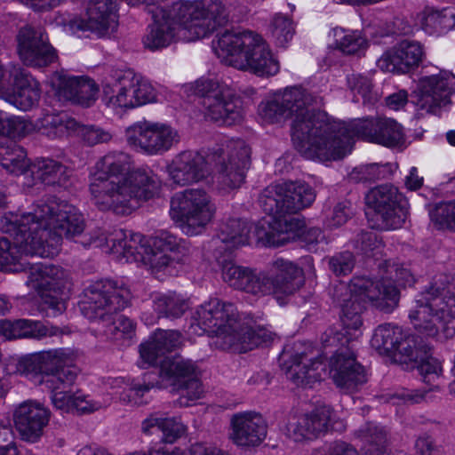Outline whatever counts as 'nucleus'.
<instances>
[{
  "label": "nucleus",
  "instance_id": "1",
  "mask_svg": "<svg viewBox=\"0 0 455 455\" xmlns=\"http://www.w3.org/2000/svg\"><path fill=\"white\" fill-rule=\"evenodd\" d=\"M343 289L349 295L340 299L342 329L326 331L323 343L325 347H338L329 361V375L339 388L351 393L367 382L365 369L354 352V342L362 335L361 313L366 304L383 313H392L398 307L400 292L389 283L374 282L364 275L354 276L347 286H340L339 290Z\"/></svg>",
  "mask_w": 455,
  "mask_h": 455
},
{
  "label": "nucleus",
  "instance_id": "2",
  "mask_svg": "<svg viewBox=\"0 0 455 455\" xmlns=\"http://www.w3.org/2000/svg\"><path fill=\"white\" fill-rule=\"evenodd\" d=\"M322 100L301 86L285 88L273 99L259 106V115L267 123L293 117L291 139L294 147L306 158L325 160L337 158L342 152L340 141L335 137L339 123L329 122L325 113L315 112Z\"/></svg>",
  "mask_w": 455,
  "mask_h": 455
},
{
  "label": "nucleus",
  "instance_id": "3",
  "mask_svg": "<svg viewBox=\"0 0 455 455\" xmlns=\"http://www.w3.org/2000/svg\"><path fill=\"white\" fill-rule=\"evenodd\" d=\"M130 169L131 156L121 151L109 152L96 162L91 172L90 192L100 211L129 215L141 202L159 193L162 182L153 170Z\"/></svg>",
  "mask_w": 455,
  "mask_h": 455
},
{
  "label": "nucleus",
  "instance_id": "4",
  "mask_svg": "<svg viewBox=\"0 0 455 455\" xmlns=\"http://www.w3.org/2000/svg\"><path fill=\"white\" fill-rule=\"evenodd\" d=\"M78 242L84 247H108L120 262L142 263L153 274L165 271L173 262L184 264L194 254L189 242L168 231L147 239L140 233L114 229L106 235L97 228L81 235Z\"/></svg>",
  "mask_w": 455,
  "mask_h": 455
},
{
  "label": "nucleus",
  "instance_id": "5",
  "mask_svg": "<svg viewBox=\"0 0 455 455\" xmlns=\"http://www.w3.org/2000/svg\"><path fill=\"white\" fill-rule=\"evenodd\" d=\"M154 23L143 37L146 48L155 51L174 40L204 38L228 20L225 5L219 0H179L164 9L150 11Z\"/></svg>",
  "mask_w": 455,
  "mask_h": 455
},
{
  "label": "nucleus",
  "instance_id": "6",
  "mask_svg": "<svg viewBox=\"0 0 455 455\" xmlns=\"http://www.w3.org/2000/svg\"><path fill=\"white\" fill-rule=\"evenodd\" d=\"M3 222L4 229L14 233L17 226L32 225L37 240L32 239L26 248L41 258L57 255L62 237L80 236L85 227L83 214L74 205L55 199L37 201L22 214L7 215Z\"/></svg>",
  "mask_w": 455,
  "mask_h": 455
},
{
  "label": "nucleus",
  "instance_id": "7",
  "mask_svg": "<svg viewBox=\"0 0 455 455\" xmlns=\"http://www.w3.org/2000/svg\"><path fill=\"white\" fill-rule=\"evenodd\" d=\"M189 331L196 335L207 333L212 345L221 350L245 353L267 344L274 333L250 317H241L235 306L213 298L200 305L192 316Z\"/></svg>",
  "mask_w": 455,
  "mask_h": 455
},
{
  "label": "nucleus",
  "instance_id": "8",
  "mask_svg": "<svg viewBox=\"0 0 455 455\" xmlns=\"http://www.w3.org/2000/svg\"><path fill=\"white\" fill-rule=\"evenodd\" d=\"M9 214H22V212H9L0 219V230L13 239L12 243L5 237L0 238V269L28 273L27 285L40 293L50 307L57 313H61L66 306L64 299L57 295H62L63 290L68 284V273L60 267L27 262L23 255L38 256L26 248V243H30L32 239L37 240V233H35L32 225L17 226L15 233L6 231L3 228V221Z\"/></svg>",
  "mask_w": 455,
  "mask_h": 455
},
{
  "label": "nucleus",
  "instance_id": "9",
  "mask_svg": "<svg viewBox=\"0 0 455 455\" xmlns=\"http://www.w3.org/2000/svg\"><path fill=\"white\" fill-rule=\"evenodd\" d=\"M315 199L314 189L304 181H283L267 187L259 202L266 216L255 227L256 235L270 246H281L289 237H280L287 232H298L304 220L291 216L308 207Z\"/></svg>",
  "mask_w": 455,
  "mask_h": 455
},
{
  "label": "nucleus",
  "instance_id": "10",
  "mask_svg": "<svg viewBox=\"0 0 455 455\" xmlns=\"http://www.w3.org/2000/svg\"><path fill=\"white\" fill-rule=\"evenodd\" d=\"M130 299V290L123 283L109 279L99 280L84 290L80 309L90 321L102 324L107 338L118 339L134 330V323L128 317H113L129 305Z\"/></svg>",
  "mask_w": 455,
  "mask_h": 455
},
{
  "label": "nucleus",
  "instance_id": "11",
  "mask_svg": "<svg viewBox=\"0 0 455 455\" xmlns=\"http://www.w3.org/2000/svg\"><path fill=\"white\" fill-rule=\"evenodd\" d=\"M212 48L225 64L258 76H275L278 61L263 37L251 30H226L217 35Z\"/></svg>",
  "mask_w": 455,
  "mask_h": 455
},
{
  "label": "nucleus",
  "instance_id": "12",
  "mask_svg": "<svg viewBox=\"0 0 455 455\" xmlns=\"http://www.w3.org/2000/svg\"><path fill=\"white\" fill-rule=\"evenodd\" d=\"M414 328L428 337L451 338L455 335V286L438 285L419 293L409 313Z\"/></svg>",
  "mask_w": 455,
  "mask_h": 455
},
{
  "label": "nucleus",
  "instance_id": "13",
  "mask_svg": "<svg viewBox=\"0 0 455 455\" xmlns=\"http://www.w3.org/2000/svg\"><path fill=\"white\" fill-rule=\"evenodd\" d=\"M195 92L201 98L200 110L205 120L230 126L243 119L240 97L226 81L202 77L195 83Z\"/></svg>",
  "mask_w": 455,
  "mask_h": 455
},
{
  "label": "nucleus",
  "instance_id": "14",
  "mask_svg": "<svg viewBox=\"0 0 455 455\" xmlns=\"http://www.w3.org/2000/svg\"><path fill=\"white\" fill-rule=\"evenodd\" d=\"M272 274L250 269L243 291L260 298L272 294L279 304L285 297L295 293L304 283L302 270L293 262L276 259Z\"/></svg>",
  "mask_w": 455,
  "mask_h": 455
},
{
  "label": "nucleus",
  "instance_id": "15",
  "mask_svg": "<svg viewBox=\"0 0 455 455\" xmlns=\"http://www.w3.org/2000/svg\"><path fill=\"white\" fill-rule=\"evenodd\" d=\"M365 202L371 211L366 214L374 228L397 229L403 227L408 218V202L392 185L386 184L371 188L366 194Z\"/></svg>",
  "mask_w": 455,
  "mask_h": 455
},
{
  "label": "nucleus",
  "instance_id": "16",
  "mask_svg": "<svg viewBox=\"0 0 455 455\" xmlns=\"http://www.w3.org/2000/svg\"><path fill=\"white\" fill-rule=\"evenodd\" d=\"M214 212V204L202 189H186L176 193L171 200L170 215L188 235L200 234Z\"/></svg>",
  "mask_w": 455,
  "mask_h": 455
},
{
  "label": "nucleus",
  "instance_id": "17",
  "mask_svg": "<svg viewBox=\"0 0 455 455\" xmlns=\"http://www.w3.org/2000/svg\"><path fill=\"white\" fill-rule=\"evenodd\" d=\"M455 93V75L446 69L436 74L422 76L419 78L411 93V102L418 115L439 116L452 103Z\"/></svg>",
  "mask_w": 455,
  "mask_h": 455
},
{
  "label": "nucleus",
  "instance_id": "18",
  "mask_svg": "<svg viewBox=\"0 0 455 455\" xmlns=\"http://www.w3.org/2000/svg\"><path fill=\"white\" fill-rule=\"evenodd\" d=\"M156 386L158 388L171 387L172 391L180 392L176 401L180 407L192 405L204 393L196 364L191 360L179 357L166 358L161 362Z\"/></svg>",
  "mask_w": 455,
  "mask_h": 455
},
{
  "label": "nucleus",
  "instance_id": "19",
  "mask_svg": "<svg viewBox=\"0 0 455 455\" xmlns=\"http://www.w3.org/2000/svg\"><path fill=\"white\" fill-rule=\"evenodd\" d=\"M125 139L135 152L155 156H163L175 148L180 141V135L168 124L142 120L126 128Z\"/></svg>",
  "mask_w": 455,
  "mask_h": 455
},
{
  "label": "nucleus",
  "instance_id": "20",
  "mask_svg": "<svg viewBox=\"0 0 455 455\" xmlns=\"http://www.w3.org/2000/svg\"><path fill=\"white\" fill-rule=\"evenodd\" d=\"M250 148L242 140H230L210 156L214 163L213 180L218 189L229 192L244 181Z\"/></svg>",
  "mask_w": 455,
  "mask_h": 455
},
{
  "label": "nucleus",
  "instance_id": "21",
  "mask_svg": "<svg viewBox=\"0 0 455 455\" xmlns=\"http://www.w3.org/2000/svg\"><path fill=\"white\" fill-rule=\"evenodd\" d=\"M75 360L74 351L68 347L43 350L21 357L16 364V373L36 385L52 387L58 381L57 373L63 367L73 365Z\"/></svg>",
  "mask_w": 455,
  "mask_h": 455
},
{
  "label": "nucleus",
  "instance_id": "22",
  "mask_svg": "<svg viewBox=\"0 0 455 455\" xmlns=\"http://www.w3.org/2000/svg\"><path fill=\"white\" fill-rule=\"evenodd\" d=\"M312 353L309 344L297 341L285 345L279 356L280 366L286 378L296 386H311L323 377V362L309 356Z\"/></svg>",
  "mask_w": 455,
  "mask_h": 455
},
{
  "label": "nucleus",
  "instance_id": "23",
  "mask_svg": "<svg viewBox=\"0 0 455 455\" xmlns=\"http://www.w3.org/2000/svg\"><path fill=\"white\" fill-rule=\"evenodd\" d=\"M418 343L414 336L394 323L378 325L371 339V347L379 355L390 356L401 364L413 360L411 351Z\"/></svg>",
  "mask_w": 455,
  "mask_h": 455
},
{
  "label": "nucleus",
  "instance_id": "24",
  "mask_svg": "<svg viewBox=\"0 0 455 455\" xmlns=\"http://www.w3.org/2000/svg\"><path fill=\"white\" fill-rule=\"evenodd\" d=\"M12 79L11 89L5 82V75L0 63V98L14 105L17 108L28 111L38 104L41 97L39 83L26 70L13 67L9 71Z\"/></svg>",
  "mask_w": 455,
  "mask_h": 455
},
{
  "label": "nucleus",
  "instance_id": "25",
  "mask_svg": "<svg viewBox=\"0 0 455 455\" xmlns=\"http://www.w3.org/2000/svg\"><path fill=\"white\" fill-rule=\"evenodd\" d=\"M18 53L22 62L35 68L46 67L57 59L56 51L48 43L44 30L27 26L17 36Z\"/></svg>",
  "mask_w": 455,
  "mask_h": 455
},
{
  "label": "nucleus",
  "instance_id": "26",
  "mask_svg": "<svg viewBox=\"0 0 455 455\" xmlns=\"http://www.w3.org/2000/svg\"><path fill=\"white\" fill-rule=\"evenodd\" d=\"M333 411L328 406L315 409L309 413L293 412L288 416L286 434L295 442L316 438L329 428L340 430L342 427H335L332 424Z\"/></svg>",
  "mask_w": 455,
  "mask_h": 455
},
{
  "label": "nucleus",
  "instance_id": "27",
  "mask_svg": "<svg viewBox=\"0 0 455 455\" xmlns=\"http://www.w3.org/2000/svg\"><path fill=\"white\" fill-rule=\"evenodd\" d=\"M170 180L178 186H188L205 180L212 172L208 160L198 151L184 150L168 164Z\"/></svg>",
  "mask_w": 455,
  "mask_h": 455
},
{
  "label": "nucleus",
  "instance_id": "28",
  "mask_svg": "<svg viewBox=\"0 0 455 455\" xmlns=\"http://www.w3.org/2000/svg\"><path fill=\"white\" fill-rule=\"evenodd\" d=\"M51 412L42 403L28 400L20 403L14 412V423L22 440L36 443L48 425Z\"/></svg>",
  "mask_w": 455,
  "mask_h": 455
},
{
  "label": "nucleus",
  "instance_id": "29",
  "mask_svg": "<svg viewBox=\"0 0 455 455\" xmlns=\"http://www.w3.org/2000/svg\"><path fill=\"white\" fill-rule=\"evenodd\" d=\"M82 20L84 32L90 31L99 37L110 36L118 27L117 0H90Z\"/></svg>",
  "mask_w": 455,
  "mask_h": 455
},
{
  "label": "nucleus",
  "instance_id": "30",
  "mask_svg": "<svg viewBox=\"0 0 455 455\" xmlns=\"http://www.w3.org/2000/svg\"><path fill=\"white\" fill-rule=\"evenodd\" d=\"M133 83V70L116 69L102 81L101 100L114 111L131 109V88Z\"/></svg>",
  "mask_w": 455,
  "mask_h": 455
},
{
  "label": "nucleus",
  "instance_id": "31",
  "mask_svg": "<svg viewBox=\"0 0 455 455\" xmlns=\"http://www.w3.org/2000/svg\"><path fill=\"white\" fill-rule=\"evenodd\" d=\"M422 46L418 42L403 40L378 60L377 65L383 71L407 73L420 63Z\"/></svg>",
  "mask_w": 455,
  "mask_h": 455
},
{
  "label": "nucleus",
  "instance_id": "32",
  "mask_svg": "<svg viewBox=\"0 0 455 455\" xmlns=\"http://www.w3.org/2000/svg\"><path fill=\"white\" fill-rule=\"evenodd\" d=\"M230 438L237 446L253 447L262 443L267 435V425L260 414L243 412L233 416Z\"/></svg>",
  "mask_w": 455,
  "mask_h": 455
},
{
  "label": "nucleus",
  "instance_id": "33",
  "mask_svg": "<svg viewBox=\"0 0 455 455\" xmlns=\"http://www.w3.org/2000/svg\"><path fill=\"white\" fill-rule=\"evenodd\" d=\"M329 122L339 123L340 129L336 132L335 137L340 141L342 146V152L337 158H331L325 160H319L320 162L337 161L345 157L351 152L352 140L354 137H360L371 142H375L377 137L379 124L380 117H366L358 118L351 121L349 124L331 119L328 116Z\"/></svg>",
  "mask_w": 455,
  "mask_h": 455
},
{
  "label": "nucleus",
  "instance_id": "34",
  "mask_svg": "<svg viewBox=\"0 0 455 455\" xmlns=\"http://www.w3.org/2000/svg\"><path fill=\"white\" fill-rule=\"evenodd\" d=\"M181 334L173 330H157L140 347V360L138 364L141 368H147L155 364L158 359L180 347L182 344Z\"/></svg>",
  "mask_w": 455,
  "mask_h": 455
},
{
  "label": "nucleus",
  "instance_id": "35",
  "mask_svg": "<svg viewBox=\"0 0 455 455\" xmlns=\"http://www.w3.org/2000/svg\"><path fill=\"white\" fill-rule=\"evenodd\" d=\"M64 330L50 323L29 319L1 320L0 335L6 339H32L40 340L46 337L64 334Z\"/></svg>",
  "mask_w": 455,
  "mask_h": 455
},
{
  "label": "nucleus",
  "instance_id": "36",
  "mask_svg": "<svg viewBox=\"0 0 455 455\" xmlns=\"http://www.w3.org/2000/svg\"><path fill=\"white\" fill-rule=\"evenodd\" d=\"M257 225H259V222L252 226L241 219H228L220 225L216 237L212 240V246L220 250V253L221 251H232L240 246L246 245L251 238V228H253L256 239L266 245L256 235L255 227ZM267 246L269 245L267 244Z\"/></svg>",
  "mask_w": 455,
  "mask_h": 455
},
{
  "label": "nucleus",
  "instance_id": "37",
  "mask_svg": "<svg viewBox=\"0 0 455 455\" xmlns=\"http://www.w3.org/2000/svg\"><path fill=\"white\" fill-rule=\"evenodd\" d=\"M34 180L45 186L66 188L70 184L72 171L58 160L50 157L36 158L30 164Z\"/></svg>",
  "mask_w": 455,
  "mask_h": 455
},
{
  "label": "nucleus",
  "instance_id": "38",
  "mask_svg": "<svg viewBox=\"0 0 455 455\" xmlns=\"http://www.w3.org/2000/svg\"><path fill=\"white\" fill-rule=\"evenodd\" d=\"M76 376V371L72 365L65 366L55 376L58 381H54L52 387H45L51 392V401L56 410L66 413L72 411L77 391L74 392L69 387L75 383Z\"/></svg>",
  "mask_w": 455,
  "mask_h": 455
},
{
  "label": "nucleus",
  "instance_id": "39",
  "mask_svg": "<svg viewBox=\"0 0 455 455\" xmlns=\"http://www.w3.org/2000/svg\"><path fill=\"white\" fill-rule=\"evenodd\" d=\"M78 123L65 112L45 113L36 121V132L49 140H62L76 133Z\"/></svg>",
  "mask_w": 455,
  "mask_h": 455
},
{
  "label": "nucleus",
  "instance_id": "40",
  "mask_svg": "<svg viewBox=\"0 0 455 455\" xmlns=\"http://www.w3.org/2000/svg\"><path fill=\"white\" fill-rule=\"evenodd\" d=\"M141 430L147 435L161 432V442L172 444L186 434L187 427L178 418H164L151 414L142 421Z\"/></svg>",
  "mask_w": 455,
  "mask_h": 455
},
{
  "label": "nucleus",
  "instance_id": "41",
  "mask_svg": "<svg viewBox=\"0 0 455 455\" xmlns=\"http://www.w3.org/2000/svg\"><path fill=\"white\" fill-rule=\"evenodd\" d=\"M412 361L403 363L408 368H417L422 379L426 383L435 382L443 373L441 362L434 357L429 347L418 343L416 348L411 351Z\"/></svg>",
  "mask_w": 455,
  "mask_h": 455
},
{
  "label": "nucleus",
  "instance_id": "42",
  "mask_svg": "<svg viewBox=\"0 0 455 455\" xmlns=\"http://www.w3.org/2000/svg\"><path fill=\"white\" fill-rule=\"evenodd\" d=\"M32 162L27 157L26 150L13 141L0 144V165L9 173L22 175L30 172Z\"/></svg>",
  "mask_w": 455,
  "mask_h": 455
},
{
  "label": "nucleus",
  "instance_id": "43",
  "mask_svg": "<svg viewBox=\"0 0 455 455\" xmlns=\"http://www.w3.org/2000/svg\"><path fill=\"white\" fill-rule=\"evenodd\" d=\"M152 302L158 316L169 319L181 317L189 307L188 301L182 295L171 291L154 294Z\"/></svg>",
  "mask_w": 455,
  "mask_h": 455
},
{
  "label": "nucleus",
  "instance_id": "44",
  "mask_svg": "<svg viewBox=\"0 0 455 455\" xmlns=\"http://www.w3.org/2000/svg\"><path fill=\"white\" fill-rule=\"evenodd\" d=\"M363 442L362 455H386L387 452V433L383 427L368 423L358 430Z\"/></svg>",
  "mask_w": 455,
  "mask_h": 455
},
{
  "label": "nucleus",
  "instance_id": "45",
  "mask_svg": "<svg viewBox=\"0 0 455 455\" xmlns=\"http://www.w3.org/2000/svg\"><path fill=\"white\" fill-rule=\"evenodd\" d=\"M405 141L403 127L394 119L380 117L375 143L388 148H397Z\"/></svg>",
  "mask_w": 455,
  "mask_h": 455
},
{
  "label": "nucleus",
  "instance_id": "46",
  "mask_svg": "<svg viewBox=\"0 0 455 455\" xmlns=\"http://www.w3.org/2000/svg\"><path fill=\"white\" fill-rule=\"evenodd\" d=\"M429 217L435 228L455 232V199L434 204L429 209Z\"/></svg>",
  "mask_w": 455,
  "mask_h": 455
},
{
  "label": "nucleus",
  "instance_id": "47",
  "mask_svg": "<svg viewBox=\"0 0 455 455\" xmlns=\"http://www.w3.org/2000/svg\"><path fill=\"white\" fill-rule=\"evenodd\" d=\"M334 36L337 48L345 54H359L368 45L366 39L359 31L336 28Z\"/></svg>",
  "mask_w": 455,
  "mask_h": 455
},
{
  "label": "nucleus",
  "instance_id": "48",
  "mask_svg": "<svg viewBox=\"0 0 455 455\" xmlns=\"http://www.w3.org/2000/svg\"><path fill=\"white\" fill-rule=\"evenodd\" d=\"M156 88L147 78L133 71V83L131 88V109L156 101Z\"/></svg>",
  "mask_w": 455,
  "mask_h": 455
},
{
  "label": "nucleus",
  "instance_id": "49",
  "mask_svg": "<svg viewBox=\"0 0 455 455\" xmlns=\"http://www.w3.org/2000/svg\"><path fill=\"white\" fill-rule=\"evenodd\" d=\"M383 274L379 279H372L374 282H381L387 284L393 285L397 291L398 289L394 284L397 283L399 285H411L414 283V276L410 268L403 264L396 262H385L383 267Z\"/></svg>",
  "mask_w": 455,
  "mask_h": 455
},
{
  "label": "nucleus",
  "instance_id": "50",
  "mask_svg": "<svg viewBox=\"0 0 455 455\" xmlns=\"http://www.w3.org/2000/svg\"><path fill=\"white\" fill-rule=\"evenodd\" d=\"M347 85L354 93L355 101H358L357 96H361L364 105H373L379 94L373 89L371 80L363 76L353 74L347 78Z\"/></svg>",
  "mask_w": 455,
  "mask_h": 455
},
{
  "label": "nucleus",
  "instance_id": "51",
  "mask_svg": "<svg viewBox=\"0 0 455 455\" xmlns=\"http://www.w3.org/2000/svg\"><path fill=\"white\" fill-rule=\"evenodd\" d=\"M269 34L278 47H284L294 33L292 21L285 15L275 14L269 25Z\"/></svg>",
  "mask_w": 455,
  "mask_h": 455
},
{
  "label": "nucleus",
  "instance_id": "52",
  "mask_svg": "<svg viewBox=\"0 0 455 455\" xmlns=\"http://www.w3.org/2000/svg\"><path fill=\"white\" fill-rule=\"evenodd\" d=\"M220 264L223 280L231 287L243 291L251 268L237 266L231 260L226 259Z\"/></svg>",
  "mask_w": 455,
  "mask_h": 455
},
{
  "label": "nucleus",
  "instance_id": "53",
  "mask_svg": "<svg viewBox=\"0 0 455 455\" xmlns=\"http://www.w3.org/2000/svg\"><path fill=\"white\" fill-rule=\"evenodd\" d=\"M156 387V383H140L132 381L128 384V387L120 394V401L125 404L130 405H142L147 403L148 401L144 399V395L151 388Z\"/></svg>",
  "mask_w": 455,
  "mask_h": 455
},
{
  "label": "nucleus",
  "instance_id": "54",
  "mask_svg": "<svg viewBox=\"0 0 455 455\" xmlns=\"http://www.w3.org/2000/svg\"><path fill=\"white\" fill-rule=\"evenodd\" d=\"M34 132H36V123L34 124L24 117L7 116L3 135L22 138Z\"/></svg>",
  "mask_w": 455,
  "mask_h": 455
},
{
  "label": "nucleus",
  "instance_id": "55",
  "mask_svg": "<svg viewBox=\"0 0 455 455\" xmlns=\"http://www.w3.org/2000/svg\"><path fill=\"white\" fill-rule=\"evenodd\" d=\"M388 172V165L371 164L355 168L350 177L356 181H374L385 179Z\"/></svg>",
  "mask_w": 455,
  "mask_h": 455
},
{
  "label": "nucleus",
  "instance_id": "56",
  "mask_svg": "<svg viewBox=\"0 0 455 455\" xmlns=\"http://www.w3.org/2000/svg\"><path fill=\"white\" fill-rule=\"evenodd\" d=\"M72 76L63 72H57L51 78V85L55 95L60 101H70L74 98Z\"/></svg>",
  "mask_w": 455,
  "mask_h": 455
},
{
  "label": "nucleus",
  "instance_id": "57",
  "mask_svg": "<svg viewBox=\"0 0 455 455\" xmlns=\"http://www.w3.org/2000/svg\"><path fill=\"white\" fill-rule=\"evenodd\" d=\"M76 132L89 146L106 143L112 139V134L108 131L96 125H80L78 124Z\"/></svg>",
  "mask_w": 455,
  "mask_h": 455
},
{
  "label": "nucleus",
  "instance_id": "58",
  "mask_svg": "<svg viewBox=\"0 0 455 455\" xmlns=\"http://www.w3.org/2000/svg\"><path fill=\"white\" fill-rule=\"evenodd\" d=\"M352 214L351 203L347 201L339 202L326 216L325 224L329 228L340 227L348 220Z\"/></svg>",
  "mask_w": 455,
  "mask_h": 455
},
{
  "label": "nucleus",
  "instance_id": "59",
  "mask_svg": "<svg viewBox=\"0 0 455 455\" xmlns=\"http://www.w3.org/2000/svg\"><path fill=\"white\" fill-rule=\"evenodd\" d=\"M356 247L367 256H376V252L381 249L382 241L378 238L374 232L361 233L356 241Z\"/></svg>",
  "mask_w": 455,
  "mask_h": 455
},
{
  "label": "nucleus",
  "instance_id": "60",
  "mask_svg": "<svg viewBox=\"0 0 455 455\" xmlns=\"http://www.w3.org/2000/svg\"><path fill=\"white\" fill-rule=\"evenodd\" d=\"M99 88L96 83L85 76L82 79L81 85L79 87V94H76V104L89 107L95 102Z\"/></svg>",
  "mask_w": 455,
  "mask_h": 455
},
{
  "label": "nucleus",
  "instance_id": "61",
  "mask_svg": "<svg viewBox=\"0 0 455 455\" xmlns=\"http://www.w3.org/2000/svg\"><path fill=\"white\" fill-rule=\"evenodd\" d=\"M283 236L289 237V239H287L282 245L289 242L291 239H293L295 236L301 237L308 246L316 244L324 239L322 230L319 228H307L305 224L299 230H298V232H287L280 235V237Z\"/></svg>",
  "mask_w": 455,
  "mask_h": 455
},
{
  "label": "nucleus",
  "instance_id": "62",
  "mask_svg": "<svg viewBox=\"0 0 455 455\" xmlns=\"http://www.w3.org/2000/svg\"><path fill=\"white\" fill-rule=\"evenodd\" d=\"M445 17L443 12L432 9H425L419 15L420 24L427 32L442 28Z\"/></svg>",
  "mask_w": 455,
  "mask_h": 455
},
{
  "label": "nucleus",
  "instance_id": "63",
  "mask_svg": "<svg viewBox=\"0 0 455 455\" xmlns=\"http://www.w3.org/2000/svg\"><path fill=\"white\" fill-rule=\"evenodd\" d=\"M329 265L336 275H347L354 267V256L349 251L342 252L331 258Z\"/></svg>",
  "mask_w": 455,
  "mask_h": 455
},
{
  "label": "nucleus",
  "instance_id": "64",
  "mask_svg": "<svg viewBox=\"0 0 455 455\" xmlns=\"http://www.w3.org/2000/svg\"><path fill=\"white\" fill-rule=\"evenodd\" d=\"M182 455H226L223 451L207 442H196L188 449L182 450Z\"/></svg>",
  "mask_w": 455,
  "mask_h": 455
}]
</instances>
